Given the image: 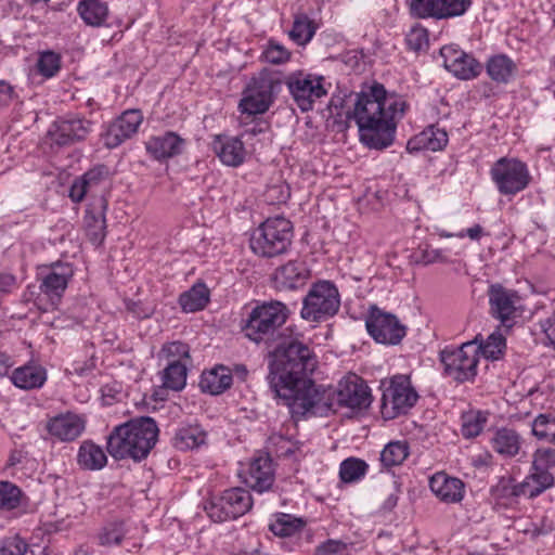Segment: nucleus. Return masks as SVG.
<instances>
[{
    "label": "nucleus",
    "instance_id": "nucleus-10",
    "mask_svg": "<svg viewBox=\"0 0 555 555\" xmlns=\"http://www.w3.org/2000/svg\"><path fill=\"white\" fill-rule=\"evenodd\" d=\"M479 347L477 341H467L457 349L446 348L441 351V362L448 376L457 382L472 380L477 375Z\"/></svg>",
    "mask_w": 555,
    "mask_h": 555
},
{
    "label": "nucleus",
    "instance_id": "nucleus-62",
    "mask_svg": "<svg viewBox=\"0 0 555 555\" xmlns=\"http://www.w3.org/2000/svg\"><path fill=\"white\" fill-rule=\"evenodd\" d=\"M4 280L7 281L8 285L13 284V282H14V279L12 276H5Z\"/></svg>",
    "mask_w": 555,
    "mask_h": 555
},
{
    "label": "nucleus",
    "instance_id": "nucleus-46",
    "mask_svg": "<svg viewBox=\"0 0 555 555\" xmlns=\"http://www.w3.org/2000/svg\"><path fill=\"white\" fill-rule=\"evenodd\" d=\"M479 353L489 360H498L503 356L506 348V339L503 334L496 330L490 334L485 343L477 344Z\"/></svg>",
    "mask_w": 555,
    "mask_h": 555
},
{
    "label": "nucleus",
    "instance_id": "nucleus-23",
    "mask_svg": "<svg viewBox=\"0 0 555 555\" xmlns=\"http://www.w3.org/2000/svg\"><path fill=\"white\" fill-rule=\"evenodd\" d=\"M211 149L223 165L238 167L246 159V149L238 137L218 134L214 137Z\"/></svg>",
    "mask_w": 555,
    "mask_h": 555
},
{
    "label": "nucleus",
    "instance_id": "nucleus-30",
    "mask_svg": "<svg viewBox=\"0 0 555 555\" xmlns=\"http://www.w3.org/2000/svg\"><path fill=\"white\" fill-rule=\"evenodd\" d=\"M232 380L230 369L219 365L202 373L199 387L204 392L219 395L232 385Z\"/></svg>",
    "mask_w": 555,
    "mask_h": 555
},
{
    "label": "nucleus",
    "instance_id": "nucleus-48",
    "mask_svg": "<svg viewBox=\"0 0 555 555\" xmlns=\"http://www.w3.org/2000/svg\"><path fill=\"white\" fill-rule=\"evenodd\" d=\"M163 384L166 388L175 391L183 389L186 384V364L166 365L163 373Z\"/></svg>",
    "mask_w": 555,
    "mask_h": 555
},
{
    "label": "nucleus",
    "instance_id": "nucleus-57",
    "mask_svg": "<svg viewBox=\"0 0 555 555\" xmlns=\"http://www.w3.org/2000/svg\"><path fill=\"white\" fill-rule=\"evenodd\" d=\"M423 259L426 263L446 262L447 256L442 249H425Z\"/></svg>",
    "mask_w": 555,
    "mask_h": 555
},
{
    "label": "nucleus",
    "instance_id": "nucleus-39",
    "mask_svg": "<svg viewBox=\"0 0 555 555\" xmlns=\"http://www.w3.org/2000/svg\"><path fill=\"white\" fill-rule=\"evenodd\" d=\"M306 521L302 518L291 514L280 513L274 516L269 527L270 530L279 537H292L305 527Z\"/></svg>",
    "mask_w": 555,
    "mask_h": 555
},
{
    "label": "nucleus",
    "instance_id": "nucleus-51",
    "mask_svg": "<svg viewBox=\"0 0 555 555\" xmlns=\"http://www.w3.org/2000/svg\"><path fill=\"white\" fill-rule=\"evenodd\" d=\"M555 468V449L554 448H540L532 456V469L542 473H551Z\"/></svg>",
    "mask_w": 555,
    "mask_h": 555
},
{
    "label": "nucleus",
    "instance_id": "nucleus-19",
    "mask_svg": "<svg viewBox=\"0 0 555 555\" xmlns=\"http://www.w3.org/2000/svg\"><path fill=\"white\" fill-rule=\"evenodd\" d=\"M238 476L253 490L259 493L268 491L274 481L272 460L263 454L255 456L242 465Z\"/></svg>",
    "mask_w": 555,
    "mask_h": 555
},
{
    "label": "nucleus",
    "instance_id": "nucleus-55",
    "mask_svg": "<svg viewBox=\"0 0 555 555\" xmlns=\"http://www.w3.org/2000/svg\"><path fill=\"white\" fill-rule=\"evenodd\" d=\"M346 544L339 540L330 539L317 546L313 555H341Z\"/></svg>",
    "mask_w": 555,
    "mask_h": 555
},
{
    "label": "nucleus",
    "instance_id": "nucleus-41",
    "mask_svg": "<svg viewBox=\"0 0 555 555\" xmlns=\"http://www.w3.org/2000/svg\"><path fill=\"white\" fill-rule=\"evenodd\" d=\"M102 175V169L93 168L77 178L69 189V198L74 203H80L85 198L89 189L101 180Z\"/></svg>",
    "mask_w": 555,
    "mask_h": 555
},
{
    "label": "nucleus",
    "instance_id": "nucleus-13",
    "mask_svg": "<svg viewBox=\"0 0 555 555\" xmlns=\"http://www.w3.org/2000/svg\"><path fill=\"white\" fill-rule=\"evenodd\" d=\"M335 400L339 406L358 412L371 405L372 393L370 387L360 376L347 374L337 385Z\"/></svg>",
    "mask_w": 555,
    "mask_h": 555
},
{
    "label": "nucleus",
    "instance_id": "nucleus-20",
    "mask_svg": "<svg viewBox=\"0 0 555 555\" xmlns=\"http://www.w3.org/2000/svg\"><path fill=\"white\" fill-rule=\"evenodd\" d=\"M440 55L443 59L444 68L460 79H473L481 72L480 63L456 44L443 46L440 49Z\"/></svg>",
    "mask_w": 555,
    "mask_h": 555
},
{
    "label": "nucleus",
    "instance_id": "nucleus-31",
    "mask_svg": "<svg viewBox=\"0 0 555 555\" xmlns=\"http://www.w3.org/2000/svg\"><path fill=\"white\" fill-rule=\"evenodd\" d=\"M488 76L496 83H508L517 73L516 63L506 54H495L486 64Z\"/></svg>",
    "mask_w": 555,
    "mask_h": 555
},
{
    "label": "nucleus",
    "instance_id": "nucleus-16",
    "mask_svg": "<svg viewBox=\"0 0 555 555\" xmlns=\"http://www.w3.org/2000/svg\"><path fill=\"white\" fill-rule=\"evenodd\" d=\"M472 0H411V13L420 18L448 20L464 15Z\"/></svg>",
    "mask_w": 555,
    "mask_h": 555
},
{
    "label": "nucleus",
    "instance_id": "nucleus-2",
    "mask_svg": "<svg viewBox=\"0 0 555 555\" xmlns=\"http://www.w3.org/2000/svg\"><path fill=\"white\" fill-rule=\"evenodd\" d=\"M405 101L388 94L380 83H373L357 94L350 118L359 129L360 141L370 149L392 144L396 124L405 112Z\"/></svg>",
    "mask_w": 555,
    "mask_h": 555
},
{
    "label": "nucleus",
    "instance_id": "nucleus-24",
    "mask_svg": "<svg viewBox=\"0 0 555 555\" xmlns=\"http://www.w3.org/2000/svg\"><path fill=\"white\" fill-rule=\"evenodd\" d=\"M430 491L444 503H459L464 499V482L444 472L434 474L429 479Z\"/></svg>",
    "mask_w": 555,
    "mask_h": 555
},
{
    "label": "nucleus",
    "instance_id": "nucleus-11",
    "mask_svg": "<svg viewBox=\"0 0 555 555\" xmlns=\"http://www.w3.org/2000/svg\"><path fill=\"white\" fill-rule=\"evenodd\" d=\"M286 86L302 112L312 109L314 103L327 93L323 76L302 70L292 73L286 78Z\"/></svg>",
    "mask_w": 555,
    "mask_h": 555
},
{
    "label": "nucleus",
    "instance_id": "nucleus-61",
    "mask_svg": "<svg viewBox=\"0 0 555 555\" xmlns=\"http://www.w3.org/2000/svg\"><path fill=\"white\" fill-rule=\"evenodd\" d=\"M438 235L440 237H443V238H451V237H455V233H452V232H448L446 230H439L438 232Z\"/></svg>",
    "mask_w": 555,
    "mask_h": 555
},
{
    "label": "nucleus",
    "instance_id": "nucleus-40",
    "mask_svg": "<svg viewBox=\"0 0 555 555\" xmlns=\"http://www.w3.org/2000/svg\"><path fill=\"white\" fill-rule=\"evenodd\" d=\"M515 527L530 539L546 535L554 529L553 521L545 516L520 519L516 521Z\"/></svg>",
    "mask_w": 555,
    "mask_h": 555
},
{
    "label": "nucleus",
    "instance_id": "nucleus-60",
    "mask_svg": "<svg viewBox=\"0 0 555 555\" xmlns=\"http://www.w3.org/2000/svg\"><path fill=\"white\" fill-rule=\"evenodd\" d=\"M11 365L12 361L10 356L0 351V375L5 374Z\"/></svg>",
    "mask_w": 555,
    "mask_h": 555
},
{
    "label": "nucleus",
    "instance_id": "nucleus-5",
    "mask_svg": "<svg viewBox=\"0 0 555 555\" xmlns=\"http://www.w3.org/2000/svg\"><path fill=\"white\" fill-rule=\"evenodd\" d=\"M288 314V308L281 301L257 304L243 320L242 331L256 344L268 343L286 322Z\"/></svg>",
    "mask_w": 555,
    "mask_h": 555
},
{
    "label": "nucleus",
    "instance_id": "nucleus-44",
    "mask_svg": "<svg viewBox=\"0 0 555 555\" xmlns=\"http://www.w3.org/2000/svg\"><path fill=\"white\" fill-rule=\"evenodd\" d=\"M367 469L369 465L365 461L348 457L339 466V476L344 482H356L366 475Z\"/></svg>",
    "mask_w": 555,
    "mask_h": 555
},
{
    "label": "nucleus",
    "instance_id": "nucleus-26",
    "mask_svg": "<svg viewBox=\"0 0 555 555\" xmlns=\"http://www.w3.org/2000/svg\"><path fill=\"white\" fill-rule=\"evenodd\" d=\"M184 140L177 133L168 131L151 137L145 142L147 153L157 160L171 158L182 152Z\"/></svg>",
    "mask_w": 555,
    "mask_h": 555
},
{
    "label": "nucleus",
    "instance_id": "nucleus-50",
    "mask_svg": "<svg viewBox=\"0 0 555 555\" xmlns=\"http://www.w3.org/2000/svg\"><path fill=\"white\" fill-rule=\"evenodd\" d=\"M21 489L10 481H0V509H15L21 505Z\"/></svg>",
    "mask_w": 555,
    "mask_h": 555
},
{
    "label": "nucleus",
    "instance_id": "nucleus-42",
    "mask_svg": "<svg viewBox=\"0 0 555 555\" xmlns=\"http://www.w3.org/2000/svg\"><path fill=\"white\" fill-rule=\"evenodd\" d=\"M62 66V56L52 50H44L38 53L36 62L37 72L46 79L57 75Z\"/></svg>",
    "mask_w": 555,
    "mask_h": 555
},
{
    "label": "nucleus",
    "instance_id": "nucleus-17",
    "mask_svg": "<svg viewBox=\"0 0 555 555\" xmlns=\"http://www.w3.org/2000/svg\"><path fill=\"white\" fill-rule=\"evenodd\" d=\"M491 314L503 325L509 327L516 318L522 313L520 296L501 285H492L489 289Z\"/></svg>",
    "mask_w": 555,
    "mask_h": 555
},
{
    "label": "nucleus",
    "instance_id": "nucleus-53",
    "mask_svg": "<svg viewBox=\"0 0 555 555\" xmlns=\"http://www.w3.org/2000/svg\"><path fill=\"white\" fill-rule=\"evenodd\" d=\"M28 552L27 542L18 534L7 537L2 540L1 555H26Z\"/></svg>",
    "mask_w": 555,
    "mask_h": 555
},
{
    "label": "nucleus",
    "instance_id": "nucleus-58",
    "mask_svg": "<svg viewBox=\"0 0 555 555\" xmlns=\"http://www.w3.org/2000/svg\"><path fill=\"white\" fill-rule=\"evenodd\" d=\"M543 332L550 345L555 348V315L545 320L542 324Z\"/></svg>",
    "mask_w": 555,
    "mask_h": 555
},
{
    "label": "nucleus",
    "instance_id": "nucleus-9",
    "mask_svg": "<svg viewBox=\"0 0 555 555\" xmlns=\"http://www.w3.org/2000/svg\"><path fill=\"white\" fill-rule=\"evenodd\" d=\"M383 386L380 411L386 420H392L406 413L418 399L408 375H395L389 378L387 384L383 383Z\"/></svg>",
    "mask_w": 555,
    "mask_h": 555
},
{
    "label": "nucleus",
    "instance_id": "nucleus-56",
    "mask_svg": "<svg viewBox=\"0 0 555 555\" xmlns=\"http://www.w3.org/2000/svg\"><path fill=\"white\" fill-rule=\"evenodd\" d=\"M486 235H488V233L480 224H474L455 233L456 238L462 240L468 237L473 242H479Z\"/></svg>",
    "mask_w": 555,
    "mask_h": 555
},
{
    "label": "nucleus",
    "instance_id": "nucleus-36",
    "mask_svg": "<svg viewBox=\"0 0 555 555\" xmlns=\"http://www.w3.org/2000/svg\"><path fill=\"white\" fill-rule=\"evenodd\" d=\"M318 25L305 13H298L294 16L293 27L289 31V38L298 46L305 47L314 37Z\"/></svg>",
    "mask_w": 555,
    "mask_h": 555
},
{
    "label": "nucleus",
    "instance_id": "nucleus-52",
    "mask_svg": "<svg viewBox=\"0 0 555 555\" xmlns=\"http://www.w3.org/2000/svg\"><path fill=\"white\" fill-rule=\"evenodd\" d=\"M408 47L413 51L426 50L429 46V35L425 27L413 26L405 36Z\"/></svg>",
    "mask_w": 555,
    "mask_h": 555
},
{
    "label": "nucleus",
    "instance_id": "nucleus-3",
    "mask_svg": "<svg viewBox=\"0 0 555 555\" xmlns=\"http://www.w3.org/2000/svg\"><path fill=\"white\" fill-rule=\"evenodd\" d=\"M158 428L151 417L129 421L114 428L107 440V451L117 460L141 461L156 443Z\"/></svg>",
    "mask_w": 555,
    "mask_h": 555
},
{
    "label": "nucleus",
    "instance_id": "nucleus-21",
    "mask_svg": "<svg viewBox=\"0 0 555 555\" xmlns=\"http://www.w3.org/2000/svg\"><path fill=\"white\" fill-rule=\"evenodd\" d=\"M143 121V115L139 109H128L113 120L103 133L104 144L114 149L137 133Z\"/></svg>",
    "mask_w": 555,
    "mask_h": 555
},
{
    "label": "nucleus",
    "instance_id": "nucleus-1",
    "mask_svg": "<svg viewBox=\"0 0 555 555\" xmlns=\"http://www.w3.org/2000/svg\"><path fill=\"white\" fill-rule=\"evenodd\" d=\"M315 367L317 359L310 348L297 340L273 354L269 365V385L293 415L315 413L326 405V391L311 379Z\"/></svg>",
    "mask_w": 555,
    "mask_h": 555
},
{
    "label": "nucleus",
    "instance_id": "nucleus-15",
    "mask_svg": "<svg viewBox=\"0 0 555 555\" xmlns=\"http://www.w3.org/2000/svg\"><path fill=\"white\" fill-rule=\"evenodd\" d=\"M87 417L76 412H64L49 417L46 422L47 440L52 442H73L86 430Z\"/></svg>",
    "mask_w": 555,
    "mask_h": 555
},
{
    "label": "nucleus",
    "instance_id": "nucleus-47",
    "mask_svg": "<svg viewBox=\"0 0 555 555\" xmlns=\"http://www.w3.org/2000/svg\"><path fill=\"white\" fill-rule=\"evenodd\" d=\"M532 434L539 440L555 444V415L539 414L532 422Z\"/></svg>",
    "mask_w": 555,
    "mask_h": 555
},
{
    "label": "nucleus",
    "instance_id": "nucleus-22",
    "mask_svg": "<svg viewBox=\"0 0 555 555\" xmlns=\"http://www.w3.org/2000/svg\"><path fill=\"white\" fill-rule=\"evenodd\" d=\"M272 101L271 85L264 80H254L244 90L238 109L248 116L264 114Z\"/></svg>",
    "mask_w": 555,
    "mask_h": 555
},
{
    "label": "nucleus",
    "instance_id": "nucleus-49",
    "mask_svg": "<svg viewBox=\"0 0 555 555\" xmlns=\"http://www.w3.org/2000/svg\"><path fill=\"white\" fill-rule=\"evenodd\" d=\"M291 57L292 52L274 39L268 40L261 52V59L273 65L285 64Z\"/></svg>",
    "mask_w": 555,
    "mask_h": 555
},
{
    "label": "nucleus",
    "instance_id": "nucleus-64",
    "mask_svg": "<svg viewBox=\"0 0 555 555\" xmlns=\"http://www.w3.org/2000/svg\"><path fill=\"white\" fill-rule=\"evenodd\" d=\"M245 555H261V554H260V553H258V552H251V553H247V554H245Z\"/></svg>",
    "mask_w": 555,
    "mask_h": 555
},
{
    "label": "nucleus",
    "instance_id": "nucleus-45",
    "mask_svg": "<svg viewBox=\"0 0 555 555\" xmlns=\"http://www.w3.org/2000/svg\"><path fill=\"white\" fill-rule=\"evenodd\" d=\"M487 424V414L481 411H467L462 415L461 431L465 438L478 436Z\"/></svg>",
    "mask_w": 555,
    "mask_h": 555
},
{
    "label": "nucleus",
    "instance_id": "nucleus-43",
    "mask_svg": "<svg viewBox=\"0 0 555 555\" xmlns=\"http://www.w3.org/2000/svg\"><path fill=\"white\" fill-rule=\"evenodd\" d=\"M190 358V348L182 341H171L164 345L158 352L159 361H165L166 365L176 363H185Z\"/></svg>",
    "mask_w": 555,
    "mask_h": 555
},
{
    "label": "nucleus",
    "instance_id": "nucleus-34",
    "mask_svg": "<svg viewBox=\"0 0 555 555\" xmlns=\"http://www.w3.org/2000/svg\"><path fill=\"white\" fill-rule=\"evenodd\" d=\"M410 454V446L405 440H393L388 442L380 451V465L390 469L404 463Z\"/></svg>",
    "mask_w": 555,
    "mask_h": 555
},
{
    "label": "nucleus",
    "instance_id": "nucleus-54",
    "mask_svg": "<svg viewBox=\"0 0 555 555\" xmlns=\"http://www.w3.org/2000/svg\"><path fill=\"white\" fill-rule=\"evenodd\" d=\"M124 539V532L117 525H109L100 532L99 542L101 545H117Z\"/></svg>",
    "mask_w": 555,
    "mask_h": 555
},
{
    "label": "nucleus",
    "instance_id": "nucleus-6",
    "mask_svg": "<svg viewBox=\"0 0 555 555\" xmlns=\"http://www.w3.org/2000/svg\"><path fill=\"white\" fill-rule=\"evenodd\" d=\"M340 307V295L330 281H319L310 287L302 300L300 317L309 322H320L334 317Z\"/></svg>",
    "mask_w": 555,
    "mask_h": 555
},
{
    "label": "nucleus",
    "instance_id": "nucleus-12",
    "mask_svg": "<svg viewBox=\"0 0 555 555\" xmlns=\"http://www.w3.org/2000/svg\"><path fill=\"white\" fill-rule=\"evenodd\" d=\"M75 274L74 267L67 262H55L39 269L40 291L47 297V306L42 310L55 309Z\"/></svg>",
    "mask_w": 555,
    "mask_h": 555
},
{
    "label": "nucleus",
    "instance_id": "nucleus-18",
    "mask_svg": "<svg viewBox=\"0 0 555 555\" xmlns=\"http://www.w3.org/2000/svg\"><path fill=\"white\" fill-rule=\"evenodd\" d=\"M91 124L78 117L60 118L50 127L46 143L51 146H65L85 140L90 132Z\"/></svg>",
    "mask_w": 555,
    "mask_h": 555
},
{
    "label": "nucleus",
    "instance_id": "nucleus-32",
    "mask_svg": "<svg viewBox=\"0 0 555 555\" xmlns=\"http://www.w3.org/2000/svg\"><path fill=\"white\" fill-rule=\"evenodd\" d=\"M107 463V456L102 447L91 440L83 441L77 452V464L87 470H100Z\"/></svg>",
    "mask_w": 555,
    "mask_h": 555
},
{
    "label": "nucleus",
    "instance_id": "nucleus-63",
    "mask_svg": "<svg viewBox=\"0 0 555 555\" xmlns=\"http://www.w3.org/2000/svg\"><path fill=\"white\" fill-rule=\"evenodd\" d=\"M392 505H396L397 503V499L393 498V496H390L389 500H388Z\"/></svg>",
    "mask_w": 555,
    "mask_h": 555
},
{
    "label": "nucleus",
    "instance_id": "nucleus-37",
    "mask_svg": "<svg viewBox=\"0 0 555 555\" xmlns=\"http://www.w3.org/2000/svg\"><path fill=\"white\" fill-rule=\"evenodd\" d=\"M80 17L92 26L102 25L108 15V7L102 0H82L77 7Z\"/></svg>",
    "mask_w": 555,
    "mask_h": 555
},
{
    "label": "nucleus",
    "instance_id": "nucleus-25",
    "mask_svg": "<svg viewBox=\"0 0 555 555\" xmlns=\"http://www.w3.org/2000/svg\"><path fill=\"white\" fill-rule=\"evenodd\" d=\"M309 276L310 271L304 261L289 260L275 270L273 279L280 289H296L304 286Z\"/></svg>",
    "mask_w": 555,
    "mask_h": 555
},
{
    "label": "nucleus",
    "instance_id": "nucleus-28",
    "mask_svg": "<svg viewBox=\"0 0 555 555\" xmlns=\"http://www.w3.org/2000/svg\"><path fill=\"white\" fill-rule=\"evenodd\" d=\"M10 379L17 388L24 390L38 389L47 380V371L42 365L29 362L13 370Z\"/></svg>",
    "mask_w": 555,
    "mask_h": 555
},
{
    "label": "nucleus",
    "instance_id": "nucleus-14",
    "mask_svg": "<svg viewBox=\"0 0 555 555\" xmlns=\"http://www.w3.org/2000/svg\"><path fill=\"white\" fill-rule=\"evenodd\" d=\"M370 336L378 344L397 345L405 336V327L391 313L373 308L365 321Z\"/></svg>",
    "mask_w": 555,
    "mask_h": 555
},
{
    "label": "nucleus",
    "instance_id": "nucleus-8",
    "mask_svg": "<svg viewBox=\"0 0 555 555\" xmlns=\"http://www.w3.org/2000/svg\"><path fill=\"white\" fill-rule=\"evenodd\" d=\"M253 505L249 491L236 487L212 494L204 504L208 517L217 522L235 519L247 513Z\"/></svg>",
    "mask_w": 555,
    "mask_h": 555
},
{
    "label": "nucleus",
    "instance_id": "nucleus-59",
    "mask_svg": "<svg viewBox=\"0 0 555 555\" xmlns=\"http://www.w3.org/2000/svg\"><path fill=\"white\" fill-rule=\"evenodd\" d=\"M13 88L4 80H0V105H7L12 100Z\"/></svg>",
    "mask_w": 555,
    "mask_h": 555
},
{
    "label": "nucleus",
    "instance_id": "nucleus-33",
    "mask_svg": "<svg viewBox=\"0 0 555 555\" xmlns=\"http://www.w3.org/2000/svg\"><path fill=\"white\" fill-rule=\"evenodd\" d=\"M210 293L204 283L194 284L189 291L179 297V305L184 312L203 310L209 302Z\"/></svg>",
    "mask_w": 555,
    "mask_h": 555
},
{
    "label": "nucleus",
    "instance_id": "nucleus-7",
    "mask_svg": "<svg viewBox=\"0 0 555 555\" xmlns=\"http://www.w3.org/2000/svg\"><path fill=\"white\" fill-rule=\"evenodd\" d=\"M490 177L502 195L514 196L528 188L531 175L527 164L515 157H501L490 168Z\"/></svg>",
    "mask_w": 555,
    "mask_h": 555
},
{
    "label": "nucleus",
    "instance_id": "nucleus-27",
    "mask_svg": "<svg viewBox=\"0 0 555 555\" xmlns=\"http://www.w3.org/2000/svg\"><path fill=\"white\" fill-rule=\"evenodd\" d=\"M448 142L449 135L443 128L429 126L408 141L406 150L411 153L423 150L437 152L443 150Z\"/></svg>",
    "mask_w": 555,
    "mask_h": 555
},
{
    "label": "nucleus",
    "instance_id": "nucleus-38",
    "mask_svg": "<svg viewBox=\"0 0 555 555\" xmlns=\"http://www.w3.org/2000/svg\"><path fill=\"white\" fill-rule=\"evenodd\" d=\"M206 433L198 425H189L178 430L175 437V447L179 450H192L206 442Z\"/></svg>",
    "mask_w": 555,
    "mask_h": 555
},
{
    "label": "nucleus",
    "instance_id": "nucleus-35",
    "mask_svg": "<svg viewBox=\"0 0 555 555\" xmlns=\"http://www.w3.org/2000/svg\"><path fill=\"white\" fill-rule=\"evenodd\" d=\"M491 444L499 454L508 457L515 456L520 449V437L513 429L501 428L494 434Z\"/></svg>",
    "mask_w": 555,
    "mask_h": 555
},
{
    "label": "nucleus",
    "instance_id": "nucleus-29",
    "mask_svg": "<svg viewBox=\"0 0 555 555\" xmlns=\"http://www.w3.org/2000/svg\"><path fill=\"white\" fill-rule=\"evenodd\" d=\"M553 482L554 476L552 473L531 469L530 475L521 482L512 487V494L515 496L535 498L552 487Z\"/></svg>",
    "mask_w": 555,
    "mask_h": 555
},
{
    "label": "nucleus",
    "instance_id": "nucleus-4",
    "mask_svg": "<svg viewBox=\"0 0 555 555\" xmlns=\"http://www.w3.org/2000/svg\"><path fill=\"white\" fill-rule=\"evenodd\" d=\"M294 237V227L283 216L269 217L251 231L249 247L261 258H273L288 250Z\"/></svg>",
    "mask_w": 555,
    "mask_h": 555
}]
</instances>
